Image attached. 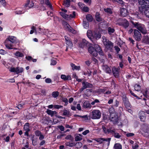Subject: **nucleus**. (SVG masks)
Returning <instances> with one entry per match:
<instances>
[{"mask_svg": "<svg viewBox=\"0 0 149 149\" xmlns=\"http://www.w3.org/2000/svg\"><path fill=\"white\" fill-rule=\"evenodd\" d=\"M108 33L110 35L112 33H113L115 31L114 29H112L110 27L108 28Z\"/></svg>", "mask_w": 149, "mask_h": 149, "instance_id": "obj_35", "label": "nucleus"}, {"mask_svg": "<svg viewBox=\"0 0 149 149\" xmlns=\"http://www.w3.org/2000/svg\"><path fill=\"white\" fill-rule=\"evenodd\" d=\"M24 104H18L17 106V108L19 109H21L22 108H23V106Z\"/></svg>", "mask_w": 149, "mask_h": 149, "instance_id": "obj_55", "label": "nucleus"}, {"mask_svg": "<svg viewBox=\"0 0 149 149\" xmlns=\"http://www.w3.org/2000/svg\"><path fill=\"white\" fill-rule=\"evenodd\" d=\"M82 138L80 137L79 136H77L75 137V140L76 141H78L81 140Z\"/></svg>", "mask_w": 149, "mask_h": 149, "instance_id": "obj_52", "label": "nucleus"}, {"mask_svg": "<svg viewBox=\"0 0 149 149\" xmlns=\"http://www.w3.org/2000/svg\"><path fill=\"white\" fill-rule=\"evenodd\" d=\"M104 45L105 46V47L108 49L111 50L113 47V44L109 40L104 44Z\"/></svg>", "mask_w": 149, "mask_h": 149, "instance_id": "obj_10", "label": "nucleus"}, {"mask_svg": "<svg viewBox=\"0 0 149 149\" xmlns=\"http://www.w3.org/2000/svg\"><path fill=\"white\" fill-rule=\"evenodd\" d=\"M103 40L102 42L104 44H105L106 42H107L108 40L107 39L106 37H102Z\"/></svg>", "mask_w": 149, "mask_h": 149, "instance_id": "obj_56", "label": "nucleus"}, {"mask_svg": "<svg viewBox=\"0 0 149 149\" xmlns=\"http://www.w3.org/2000/svg\"><path fill=\"white\" fill-rule=\"evenodd\" d=\"M35 133L36 135L37 136H39L41 134V132L38 130L36 131H35Z\"/></svg>", "mask_w": 149, "mask_h": 149, "instance_id": "obj_51", "label": "nucleus"}, {"mask_svg": "<svg viewBox=\"0 0 149 149\" xmlns=\"http://www.w3.org/2000/svg\"><path fill=\"white\" fill-rule=\"evenodd\" d=\"M143 13H144L145 15L148 18H149V8L143 10Z\"/></svg>", "mask_w": 149, "mask_h": 149, "instance_id": "obj_18", "label": "nucleus"}, {"mask_svg": "<svg viewBox=\"0 0 149 149\" xmlns=\"http://www.w3.org/2000/svg\"><path fill=\"white\" fill-rule=\"evenodd\" d=\"M59 95V93L58 91H54L52 93V97L54 98L57 97Z\"/></svg>", "mask_w": 149, "mask_h": 149, "instance_id": "obj_31", "label": "nucleus"}, {"mask_svg": "<svg viewBox=\"0 0 149 149\" xmlns=\"http://www.w3.org/2000/svg\"><path fill=\"white\" fill-rule=\"evenodd\" d=\"M83 107L85 108H91V106L88 102L86 101L84 103Z\"/></svg>", "mask_w": 149, "mask_h": 149, "instance_id": "obj_20", "label": "nucleus"}, {"mask_svg": "<svg viewBox=\"0 0 149 149\" xmlns=\"http://www.w3.org/2000/svg\"><path fill=\"white\" fill-rule=\"evenodd\" d=\"M103 69L105 70L106 72L108 73H110L111 72V69L107 65H103Z\"/></svg>", "mask_w": 149, "mask_h": 149, "instance_id": "obj_24", "label": "nucleus"}, {"mask_svg": "<svg viewBox=\"0 0 149 149\" xmlns=\"http://www.w3.org/2000/svg\"><path fill=\"white\" fill-rule=\"evenodd\" d=\"M40 3L41 4V10H46V6L47 5V0H45V2L44 0H40Z\"/></svg>", "mask_w": 149, "mask_h": 149, "instance_id": "obj_11", "label": "nucleus"}, {"mask_svg": "<svg viewBox=\"0 0 149 149\" xmlns=\"http://www.w3.org/2000/svg\"><path fill=\"white\" fill-rule=\"evenodd\" d=\"M92 89H87L86 90V94L87 95V96H89L91 95V92H92Z\"/></svg>", "mask_w": 149, "mask_h": 149, "instance_id": "obj_40", "label": "nucleus"}, {"mask_svg": "<svg viewBox=\"0 0 149 149\" xmlns=\"http://www.w3.org/2000/svg\"><path fill=\"white\" fill-rule=\"evenodd\" d=\"M27 81L28 83H26V85L28 86L31 87L35 85V84L30 82H29V81Z\"/></svg>", "mask_w": 149, "mask_h": 149, "instance_id": "obj_53", "label": "nucleus"}, {"mask_svg": "<svg viewBox=\"0 0 149 149\" xmlns=\"http://www.w3.org/2000/svg\"><path fill=\"white\" fill-rule=\"evenodd\" d=\"M92 118L93 119H99L101 117V113L98 110H94L92 111Z\"/></svg>", "mask_w": 149, "mask_h": 149, "instance_id": "obj_5", "label": "nucleus"}, {"mask_svg": "<svg viewBox=\"0 0 149 149\" xmlns=\"http://www.w3.org/2000/svg\"><path fill=\"white\" fill-rule=\"evenodd\" d=\"M40 91L42 95H45L46 94V92L45 89L41 88L40 89Z\"/></svg>", "mask_w": 149, "mask_h": 149, "instance_id": "obj_33", "label": "nucleus"}, {"mask_svg": "<svg viewBox=\"0 0 149 149\" xmlns=\"http://www.w3.org/2000/svg\"><path fill=\"white\" fill-rule=\"evenodd\" d=\"M83 26L85 28H87L89 26V23L88 22L84 21Z\"/></svg>", "mask_w": 149, "mask_h": 149, "instance_id": "obj_37", "label": "nucleus"}, {"mask_svg": "<svg viewBox=\"0 0 149 149\" xmlns=\"http://www.w3.org/2000/svg\"><path fill=\"white\" fill-rule=\"evenodd\" d=\"M82 144L81 142H78L74 143V146L76 148H81L82 146Z\"/></svg>", "mask_w": 149, "mask_h": 149, "instance_id": "obj_28", "label": "nucleus"}, {"mask_svg": "<svg viewBox=\"0 0 149 149\" xmlns=\"http://www.w3.org/2000/svg\"><path fill=\"white\" fill-rule=\"evenodd\" d=\"M94 33H95L94 36V37L96 39H99L101 38V34L98 32H97V31H94Z\"/></svg>", "mask_w": 149, "mask_h": 149, "instance_id": "obj_22", "label": "nucleus"}, {"mask_svg": "<svg viewBox=\"0 0 149 149\" xmlns=\"http://www.w3.org/2000/svg\"><path fill=\"white\" fill-rule=\"evenodd\" d=\"M29 123H26L24 125V129L25 131H30L29 128Z\"/></svg>", "mask_w": 149, "mask_h": 149, "instance_id": "obj_25", "label": "nucleus"}, {"mask_svg": "<svg viewBox=\"0 0 149 149\" xmlns=\"http://www.w3.org/2000/svg\"><path fill=\"white\" fill-rule=\"evenodd\" d=\"M66 15H64L63 17L68 20H70V17L69 15H68L66 14Z\"/></svg>", "mask_w": 149, "mask_h": 149, "instance_id": "obj_57", "label": "nucleus"}, {"mask_svg": "<svg viewBox=\"0 0 149 149\" xmlns=\"http://www.w3.org/2000/svg\"><path fill=\"white\" fill-rule=\"evenodd\" d=\"M61 78L65 80L71 79L70 75H67V76L66 75H61Z\"/></svg>", "mask_w": 149, "mask_h": 149, "instance_id": "obj_21", "label": "nucleus"}, {"mask_svg": "<svg viewBox=\"0 0 149 149\" xmlns=\"http://www.w3.org/2000/svg\"><path fill=\"white\" fill-rule=\"evenodd\" d=\"M113 135L116 138H119L121 137V136L118 133L115 132V130H114V132H113Z\"/></svg>", "mask_w": 149, "mask_h": 149, "instance_id": "obj_32", "label": "nucleus"}, {"mask_svg": "<svg viewBox=\"0 0 149 149\" xmlns=\"http://www.w3.org/2000/svg\"><path fill=\"white\" fill-rule=\"evenodd\" d=\"M119 68H116L115 67H114L112 68V72L113 74H119Z\"/></svg>", "mask_w": 149, "mask_h": 149, "instance_id": "obj_17", "label": "nucleus"}, {"mask_svg": "<svg viewBox=\"0 0 149 149\" xmlns=\"http://www.w3.org/2000/svg\"><path fill=\"white\" fill-rule=\"evenodd\" d=\"M15 55L17 57H22L24 56V54L22 53L19 51L16 52L15 53Z\"/></svg>", "mask_w": 149, "mask_h": 149, "instance_id": "obj_29", "label": "nucleus"}, {"mask_svg": "<svg viewBox=\"0 0 149 149\" xmlns=\"http://www.w3.org/2000/svg\"><path fill=\"white\" fill-rule=\"evenodd\" d=\"M41 123L43 124H47V117H45L43 118L41 120Z\"/></svg>", "mask_w": 149, "mask_h": 149, "instance_id": "obj_41", "label": "nucleus"}, {"mask_svg": "<svg viewBox=\"0 0 149 149\" xmlns=\"http://www.w3.org/2000/svg\"><path fill=\"white\" fill-rule=\"evenodd\" d=\"M102 138H100V139H95V140L98 142L100 143H102V142L103 141L102 139Z\"/></svg>", "mask_w": 149, "mask_h": 149, "instance_id": "obj_61", "label": "nucleus"}, {"mask_svg": "<svg viewBox=\"0 0 149 149\" xmlns=\"http://www.w3.org/2000/svg\"><path fill=\"white\" fill-rule=\"evenodd\" d=\"M123 100L125 107L127 109L130 110V109L131 108L130 104L127 97L125 95H123Z\"/></svg>", "mask_w": 149, "mask_h": 149, "instance_id": "obj_8", "label": "nucleus"}, {"mask_svg": "<svg viewBox=\"0 0 149 149\" xmlns=\"http://www.w3.org/2000/svg\"><path fill=\"white\" fill-rule=\"evenodd\" d=\"M32 138V144L33 145L35 146L36 145V140H34V136H33L32 137H31V139Z\"/></svg>", "mask_w": 149, "mask_h": 149, "instance_id": "obj_54", "label": "nucleus"}, {"mask_svg": "<svg viewBox=\"0 0 149 149\" xmlns=\"http://www.w3.org/2000/svg\"><path fill=\"white\" fill-rule=\"evenodd\" d=\"M146 0H138L139 4L140 5H141V6L144 3V1Z\"/></svg>", "mask_w": 149, "mask_h": 149, "instance_id": "obj_64", "label": "nucleus"}, {"mask_svg": "<svg viewBox=\"0 0 149 149\" xmlns=\"http://www.w3.org/2000/svg\"><path fill=\"white\" fill-rule=\"evenodd\" d=\"M109 111L110 113L109 119L111 121L113 122L114 124L117 123L119 119L117 114L113 112L114 109H109Z\"/></svg>", "mask_w": 149, "mask_h": 149, "instance_id": "obj_2", "label": "nucleus"}, {"mask_svg": "<svg viewBox=\"0 0 149 149\" xmlns=\"http://www.w3.org/2000/svg\"><path fill=\"white\" fill-rule=\"evenodd\" d=\"M75 16H76V13H75V12H74V11H73V12L72 15L70 14V15H69L70 18L71 17L72 18L74 17H75Z\"/></svg>", "mask_w": 149, "mask_h": 149, "instance_id": "obj_59", "label": "nucleus"}, {"mask_svg": "<svg viewBox=\"0 0 149 149\" xmlns=\"http://www.w3.org/2000/svg\"><path fill=\"white\" fill-rule=\"evenodd\" d=\"M66 44L68 46L70 47V48H71L73 44L70 40L66 42Z\"/></svg>", "mask_w": 149, "mask_h": 149, "instance_id": "obj_43", "label": "nucleus"}, {"mask_svg": "<svg viewBox=\"0 0 149 149\" xmlns=\"http://www.w3.org/2000/svg\"><path fill=\"white\" fill-rule=\"evenodd\" d=\"M82 84L84 87L85 88V89L87 88H91L93 86V85L87 82H83Z\"/></svg>", "mask_w": 149, "mask_h": 149, "instance_id": "obj_15", "label": "nucleus"}, {"mask_svg": "<svg viewBox=\"0 0 149 149\" xmlns=\"http://www.w3.org/2000/svg\"><path fill=\"white\" fill-rule=\"evenodd\" d=\"M87 36L89 38H91L92 36V31H88L87 32Z\"/></svg>", "mask_w": 149, "mask_h": 149, "instance_id": "obj_44", "label": "nucleus"}, {"mask_svg": "<svg viewBox=\"0 0 149 149\" xmlns=\"http://www.w3.org/2000/svg\"><path fill=\"white\" fill-rule=\"evenodd\" d=\"M70 114V112L67 110L65 109L63 110V115L68 116Z\"/></svg>", "mask_w": 149, "mask_h": 149, "instance_id": "obj_46", "label": "nucleus"}, {"mask_svg": "<svg viewBox=\"0 0 149 149\" xmlns=\"http://www.w3.org/2000/svg\"><path fill=\"white\" fill-rule=\"evenodd\" d=\"M86 17L87 20L89 22H91L93 20V17L92 15L90 14L87 15L86 16Z\"/></svg>", "mask_w": 149, "mask_h": 149, "instance_id": "obj_30", "label": "nucleus"}, {"mask_svg": "<svg viewBox=\"0 0 149 149\" xmlns=\"http://www.w3.org/2000/svg\"><path fill=\"white\" fill-rule=\"evenodd\" d=\"M134 35L133 36L136 40L139 41L141 38V33L136 29H134Z\"/></svg>", "mask_w": 149, "mask_h": 149, "instance_id": "obj_6", "label": "nucleus"}, {"mask_svg": "<svg viewBox=\"0 0 149 149\" xmlns=\"http://www.w3.org/2000/svg\"><path fill=\"white\" fill-rule=\"evenodd\" d=\"M149 8V0H146L141 6L139 8V11L143 12V10Z\"/></svg>", "mask_w": 149, "mask_h": 149, "instance_id": "obj_4", "label": "nucleus"}, {"mask_svg": "<svg viewBox=\"0 0 149 149\" xmlns=\"http://www.w3.org/2000/svg\"><path fill=\"white\" fill-rule=\"evenodd\" d=\"M89 43L85 39H83L82 42H81L79 45L80 47L83 48L85 46L89 45Z\"/></svg>", "mask_w": 149, "mask_h": 149, "instance_id": "obj_12", "label": "nucleus"}, {"mask_svg": "<svg viewBox=\"0 0 149 149\" xmlns=\"http://www.w3.org/2000/svg\"><path fill=\"white\" fill-rule=\"evenodd\" d=\"M104 10L105 12L109 13L110 14H112V11L110 8H104Z\"/></svg>", "mask_w": 149, "mask_h": 149, "instance_id": "obj_42", "label": "nucleus"}, {"mask_svg": "<svg viewBox=\"0 0 149 149\" xmlns=\"http://www.w3.org/2000/svg\"><path fill=\"white\" fill-rule=\"evenodd\" d=\"M96 20L98 22L102 20V19L100 16V14L98 13H97L95 15Z\"/></svg>", "mask_w": 149, "mask_h": 149, "instance_id": "obj_23", "label": "nucleus"}, {"mask_svg": "<svg viewBox=\"0 0 149 149\" xmlns=\"http://www.w3.org/2000/svg\"><path fill=\"white\" fill-rule=\"evenodd\" d=\"M114 148V149H122V146L120 143H116L115 144Z\"/></svg>", "mask_w": 149, "mask_h": 149, "instance_id": "obj_27", "label": "nucleus"}, {"mask_svg": "<svg viewBox=\"0 0 149 149\" xmlns=\"http://www.w3.org/2000/svg\"><path fill=\"white\" fill-rule=\"evenodd\" d=\"M134 89L135 90L139 91L140 90V86L139 84H136L134 86Z\"/></svg>", "mask_w": 149, "mask_h": 149, "instance_id": "obj_34", "label": "nucleus"}, {"mask_svg": "<svg viewBox=\"0 0 149 149\" xmlns=\"http://www.w3.org/2000/svg\"><path fill=\"white\" fill-rule=\"evenodd\" d=\"M139 117L141 120L143 122H145L146 120V116L145 112H141L139 113Z\"/></svg>", "mask_w": 149, "mask_h": 149, "instance_id": "obj_14", "label": "nucleus"}, {"mask_svg": "<svg viewBox=\"0 0 149 149\" xmlns=\"http://www.w3.org/2000/svg\"><path fill=\"white\" fill-rule=\"evenodd\" d=\"M95 46L97 48V53L98 52L99 54L101 55L104 56V52L102 50L101 47L98 45H96Z\"/></svg>", "mask_w": 149, "mask_h": 149, "instance_id": "obj_16", "label": "nucleus"}, {"mask_svg": "<svg viewBox=\"0 0 149 149\" xmlns=\"http://www.w3.org/2000/svg\"><path fill=\"white\" fill-rule=\"evenodd\" d=\"M58 127L61 131H63L64 130V127L62 125H59Z\"/></svg>", "mask_w": 149, "mask_h": 149, "instance_id": "obj_63", "label": "nucleus"}, {"mask_svg": "<svg viewBox=\"0 0 149 149\" xmlns=\"http://www.w3.org/2000/svg\"><path fill=\"white\" fill-rule=\"evenodd\" d=\"M16 38L14 36H9L5 40L4 43L6 47L9 49H12V48L13 45L12 44H9V42H11L12 43H15L16 42Z\"/></svg>", "mask_w": 149, "mask_h": 149, "instance_id": "obj_1", "label": "nucleus"}, {"mask_svg": "<svg viewBox=\"0 0 149 149\" xmlns=\"http://www.w3.org/2000/svg\"><path fill=\"white\" fill-rule=\"evenodd\" d=\"M70 0H66L63 1V5L66 7H68L70 6Z\"/></svg>", "mask_w": 149, "mask_h": 149, "instance_id": "obj_26", "label": "nucleus"}, {"mask_svg": "<svg viewBox=\"0 0 149 149\" xmlns=\"http://www.w3.org/2000/svg\"><path fill=\"white\" fill-rule=\"evenodd\" d=\"M74 143H70V142H68L65 143L66 145L67 146H69L70 147H72L74 146Z\"/></svg>", "mask_w": 149, "mask_h": 149, "instance_id": "obj_38", "label": "nucleus"}, {"mask_svg": "<svg viewBox=\"0 0 149 149\" xmlns=\"http://www.w3.org/2000/svg\"><path fill=\"white\" fill-rule=\"evenodd\" d=\"M131 22L134 27L137 29L142 33L145 34L147 33V31L144 27L143 25L139 24L138 22H134L133 21H132Z\"/></svg>", "mask_w": 149, "mask_h": 149, "instance_id": "obj_3", "label": "nucleus"}, {"mask_svg": "<svg viewBox=\"0 0 149 149\" xmlns=\"http://www.w3.org/2000/svg\"><path fill=\"white\" fill-rule=\"evenodd\" d=\"M54 107L55 108L59 109L63 107V106L61 105H55L54 106Z\"/></svg>", "mask_w": 149, "mask_h": 149, "instance_id": "obj_60", "label": "nucleus"}, {"mask_svg": "<svg viewBox=\"0 0 149 149\" xmlns=\"http://www.w3.org/2000/svg\"><path fill=\"white\" fill-rule=\"evenodd\" d=\"M145 40L146 41V42L147 44L149 43V37H148V36H145Z\"/></svg>", "mask_w": 149, "mask_h": 149, "instance_id": "obj_58", "label": "nucleus"}, {"mask_svg": "<svg viewBox=\"0 0 149 149\" xmlns=\"http://www.w3.org/2000/svg\"><path fill=\"white\" fill-rule=\"evenodd\" d=\"M48 6V8H50L52 10L53 8L52 5L49 0H47V6Z\"/></svg>", "mask_w": 149, "mask_h": 149, "instance_id": "obj_39", "label": "nucleus"}, {"mask_svg": "<svg viewBox=\"0 0 149 149\" xmlns=\"http://www.w3.org/2000/svg\"><path fill=\"white\" fill-rule=\"evenodd\" d=\"M70 65L72 67V70H79L80 69V66H76L73 63H71L70 64Z\"/></svg>", "mask_w": 149, "mask_h": 149, "instance_id": "obj_19", "label": "nucleus"}, {"mask_svg": "<svg viewBox=\"0 0 149 149\" xmlns=\"http://www.w3.org/2000/svg\"><path fill=\"white\" fill-rule=\"evenodd\" d=\"M62 101L63 102H65V105H67V104H68V100L67 98H63L62 99Z\"/></svg>", "mask_w": 149, "mask_h": 149, "instance_id": "obj_50", "label": "nucleus"}, {"mask_svg": "<svg viewBox=\"0 0 149 149\" xmlns=\"http://www.w3.org/2000/svg\"><path fill=\"white\" fill-rule=\"evenodd\" d=\"M120 13L122 16L125 17L128 15L127 10L125 8H122L120 10Z\"/></svg>", "mask_w": 149, "mask_h": 149, "instance_id": "obj_13", "label": "nucleus"}, {"mask_svg": "<svg viewBox=\"0 0 149 149\" xmlns=\"http://www.w3.org/2000/svg\"><path fill=\"white\" fill-rule=\"evenodd\" d=\"M47 113L50 115L51 116H53L54 115L53 111L49 109H47Z\"/></svg>", "mask_w": 149, "mask_h": 149, "instance_id": "obj_47", "label": "nucleus"}, {"mask_svg": "<svg viewBox=\"0 0 149 149\" xmlns=\"http://www.w3.org/2000/svg\"><path fill=\"white\" fill-rule=\"evenodd\" d=\"M111 138H108V139H104L102 138V139L103 141H108L109 142H109L111 140Z\"/></svg>", "mask_w": 149, "mask_h": 149, "instance_id": "obj_62", "label": "nucleus"}, {"mask_svg": "<svg viewBox=\"0 0 149 149\" xmlns=\"http://www.w3.org/2000/svg\"><path fill=\"white\" fill-rule=\"evenodd\" d=\"M66 139H70L71 141H73L74 140V138L70 135H68L65 138Z\"/></svg>", "mask_w": 149, "mask_h": 149, "instance_id": "obj_45", "label": "nucleus"}, {"mask_svg": "<svg viewBox=\"0 0 149 149\" xmlns=\"http://www.w3.org/2000/svg\"><path fill=\"white\" fill-rule=\"evenodd\" d=\"M7 54V52L5 50L1 49L0 50V54L2 55H4Z\"/></svg>", "mask_w": 149, "mask_h": 149, "instance_id": "obj_49", "label": "nucleus"}, {"mask_svg": "<svg viewBox=\"0 0 149 149\" xmlns=\"http://www.w3.org/2000/svg\"><path fill=\"white\" fill-rule=\"evenodd\" d=\"M123 26L125 28H126L128 27L129 26L128 22L126 20L125 22L123 23Z\"/></svg>", "mask_w": 149, "mask_h": 149, "instance_id": "obj_48", "label": "nucleus"}, {"mask_svg": "<svg viewBox=\"0 0 149 149\" xmlns=\"http://www.w3.org/2000/svg\"><path fill=\"white\" fill-rule=\"evenodd\" d=\"M112 128L110 127L109 129H107V133L108 132V133H111L112 134H113V132H114V130H111Z\"/></svg>", "mask_w": 149, "mask_h": 149, "instance_id": "obj_36", "label": "nucleus"}, {"mask_svg": "<svg viewBox=\"0 0 149 149\" xmlns=\"http://www.w3.org/2000/svg\"><path fill=\"white\" fill-rule=\"evenodd\" d=\"M94 48L92 46H90L88 48V51L89 52L92 54V55L96 57L97 55V48Z\"/></svg>", "mask_w": 149, "mask_h": 149, "instance_id": "obj_7", "label": "nucleus"}, {"mask_svg": "<svg viewBox=\"0 0 149 149\" xmlns=\"http://www.w3.org/2000/svg\"><path fill=\"white\" fill-rule=\"evenodd\" d=\"M10 71L11 72H16L18 74L22 72L23 71V69L22 68L19 67L16 68L13 67L10 68Z\"/></svg>", "mask_w": 149, "mask_h": 149, "instance_id": "obj_9", "label": "nucleus"}]
</instances>
